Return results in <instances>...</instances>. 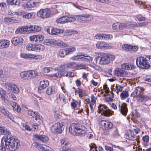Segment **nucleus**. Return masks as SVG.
Returning a JSON list of instances; mask_svg holds the SVG:
<instances>
[{"instance_id": "24", "label": "nucleus", "mask_w": 151, "mask_h": 151, "mask_svg": "<svg viewBox=\"0 0 151 151\" xmlns=\"http://www.w3.org/2000/svg\"><path fill=\"white\" fill-rule=\"evenodd\" d=\"M45 29L49 34L52 35H57L60 32V31L58 29L54 28H51L50 29L48 27L46 28Z\"/></svg>"}, {"instance_id": "7", "label": "nucleus", "mask_w": 151, "mask_h": 151, "mask_svg": "<svg viewBox=\"0 0 151 151\" xmlns=\"http://www.w3.org/2000/svg\"><path fill=\"white\" fill-rule=\"evenodd\" d=\"M64 128V126L59 122L55 123L51 127V131L54 134L61 133Z\"/></svg>"}, {"instance_id": "34", "label": "nucleus", "mask_w": 151, "mask_h": 151, "mask_svg": "<svg viewBox=\"0 0 151 151\" xmlns=\"http://www.w3.org/2000/svg\"><path fill=\"white\" fill-rule=\"evenodd\" d=\"M0 111L4 115L10 117V115L9 114V112L8 111L5 109L4 107L2 106H0Z\"/></svg>"}, {"instance_id": "27", "label": "nucleus", "mask_w": 151, "mask_h": 151, "mask_svg": "<svg viewBox=\"0 0 151 151\" xmlns=\"http://www.w3.org/2000/svg\"><path fill=\"white\" fill-rule=\"evenodd\" d=\"M9 104L11 106L14 110L16 111L17 112H19L21 110L20 106L16 102L11 101L10 102Z\"/></svg>"}, {"instance_id": "63", "label": "nucleus", "mask_w": 151, "mask_h": 151, "mask_svg": "<svg viewBox=\"0 0 151 151\" xmlns=\"http://www.w3.org/2000/svg\"><path fill=\"white\" fill-rule=\"evenodd\" d=\"M85 59L86 60V61H87L90 62L92 61L93 60V58L90 57V56H89L88 55L85 54Z\"/></svg>"}, {"instance_id": "60", "label": "nucleus", "mask_w": 151, "mask_h": 151, "mask_svg": "<svg viewBox=\"0 0 151 151\" xmlns=\"http://www.w3.org/2000/svg\"><path fill=\"white\" fill-rule=\"evenodd\" d=\"M4 20L5 22L8 23L14 22V19L12 17L10 18L9 17H6L4 18Z\"/></svg>"}, {"instance_id": "49", "label": "nucleus", "mask_w": 151, "mask_h": 151, "mask_svg": "<svg viewBox=\"0 0 151 151\" xmlns=\"http://www.w3.org/2000/svg\"><path fill=\"white\" fill-rule=\"evenodd\" d=\"M59 98L60 99L62 100L64 103H66L68 102L67 99H66L65 96L63 94H60L59 95Z\"/></svg>"}, {"instance_id": "4", "label": "nucleus", "mask_w": 151, "mask_h": 151, "mask_svg": "<svg viewBox=\"0 0 151 151\" xmlns=\"http://www.w3.org/2000/svg\"><path fill=\"white\" fill-rule=\"evenodd\" d=\"M115 58L114 56L109 54L101 53L100 56H98L96 58V62L99 61L101 65L107 64L111 61L113 60Z\"/></svg>"}, {"instance_id": "18", "label": "nucleus", "mask_w": 151, "mask_h": 151, "mask_svg": "<svg viewBox=\"0 0 151 151\" xmlns=\"http://www.w3.org/2000/svg\"><path fill=\"white\" fill-rule=\"evenodd\" d=\"M49 84V82L47 80L41 81L40 83V86L38 87V92H40L42 90L46 88Z\"/></svg>"}, {"instance_id": "23", "label": "nucleus", "mask_w": 151, "mask_h": 151, "mask_svg": "<svg viewBox=\"0 0 151 151\" xmlns=\"http://www.w3.org/2000/svg\"><path fill=\"white\" fill-rule=\"evenodd\" d=\"M27 73L28 79L34 78L38 75L37 72L34 70L28 71Z\"/></svg>"}, {"instance_id": "21", "label": "nucleus", "mask_w": 151, "mask_h": 151, "mask_svg": "<svg viewBox=\"0 0 151 151\" xmlns=\"http://www.w3.org/2000/svg\"><path fill=\"white\" fill-rule=\"evenodd\" d=\"M135 98H136L137 101L138 102H140L146 101L150 99L149 96L141 94L135 96Z\"/></svg>"}, {"instance_id": "6", "label": "nucleus", "mask_w": 151, "mask_h": 151, "mask_svg": "<svg viewBox=\"0 0 151 151\" xmlns=\"http://www.w3.org/2000/svg\"><path fill=\"white\" fill-rule=\"evenodd\" d=\"M98 111L99 113L104 116H109L113 115L114 112L109 109L106 106L104 105H99L98 107Z\"/></svg>"}, {"instance_id": "36", "label": "nucleus", "mask_w": 151, "mask_h": 151, "mask_svg": "<svg viewBox=\"0 0 151 151\" xmlns=\"http://www.w3.org/2000/svg\"><path fill=\"white\" fill-rule=\"evenodd\" d=\"M55 39H47L45 40L44 43L47 45H53Z\"/></svg>"}, {"instance_id": "14", "label": "nucleus", "mask_w": 151, "mask_h": 151, "mask_svg": "<svg viewBox=\"0 0 151 151\" xmlns=\"http://www.w3.org/2000/svg\"><path fill=\"white\" fill-rule=\"evenodd\" d=\"M50 13V11L48 9H41L38 12V14L41 18H45L48 17Z\"/></svg>"}, {"instance_id": "42", "label": "nucleus", "mask_w": 151, "mask_h": 151, "mask_svg": "<svg viewBox=\"0 0 151 151\" xmlns=\"http://www.w3.org/2000/svg\"><path fill=\"white\" fill-rule=\"evenodd\" d=\"M35 13H31L26 14L25 15L23 16V18L25 19H31L34 17Z\"/></svg>"}, {"instance_id": "56", "label": "nucleus", "mask_w": 151, "mask_h": 151, "mask_svg": "<svg viewBox=\"0 0 151 151\" xmlns=\"http://www.w3.org/2000/svg\"><path fill=\"white\" fill-rule=\"evenodd\" d=\"M86 66L81 64H76V69H81L85 68Z\"/></svg>"}, {"instance_id": "10", "label": "nucleus", "mask_w": 151, "mask_h": 151, "mask_svg": "<svg viewBox=\"0 0 151 151\" xmlns=\"http://www.w3.org/2000/svg\"><path fill=\"white\" fill-rule=\"evenodd\" d=\"M96 47L99 49H108L112 48L111 44L104 42H98L96 44Z\"/></svg>"}, {"instance_id": "52", "label": "nucleus", "mask_w": 151, "mask_h": 151, "mask_svg": "<svg viewBox=\"0 0 151 151\" xmlns=\"http://www.w3.org/2000/svg\"><path fill=\"white\" fill-rule=\"evenodd\" d=\"M66 49L67 53L68 55L71 53L72 52L75 51L76 49L74 47H69Z\"/></svg>"}, {"instance_id": "12", "label": "nucleus", "mask_w": 151, "mask_h": 151, "mask_svg": "<svg viewBox=\"0 0 151 151\" xmlns=\"http://www.w3.org/2000/svg\"><path fill=\"white\" fill-rule=\"evenodd\" d=\"M125 136L126 139L132 141L137 140L138 139V137L135 135L131 130H128L125 132Z\"/></svg>"}, {"instance_id": "32", "label": "nucleus", "mask_w": 151, "mask_h": 151, "mask_svg": "<svg viewBox=\"0 0 151 151\" xmlns=\"http://www.w3.org/2000/svg\"><path fill=\"white\" fill-rule=\"evenodd\" d=\"M24 29V26L20 27L15 30V33L17 34H22L26 32Z\"/></svg>"}, {"instance_id": "22", "label": "nucleus", "mask_w": 151, "mask_h": 151, "mask_svg": "<svg viewBox=\"0 0 151 151\" xmlns=\"http://www.w3.org/2000/svg\"><path fill=\"white\" fill-rule=\"evenodd\" d=\"M121 67L122 69L128 70H132L135 68L134 65L128 63H124L122 64Z\"/></svg>"}, {"instance_id": "5", "label": "nucleus", "mask_w": 151, "mask_h": 151, "mask_svg": "<svg viewBox=\"0 0 151 151\" xmlns=\"http://www.w3.org/2000/svg\"><path fill=\"white\" fill-rule=\"evenodd\" d=\"M149 56H147L145 58L139 57L136 60V63L139 68L143 69L148 68L150 67Z\"/></svg>"}, {"instance_id": "50", "label": "nucleus", "mask_w": 151, "mask_h": 151, "mask_svg": "<svg viewBox=\"0 0 151 151\" xmlns=\"http://www.w3.org/2000/svg\"><path fill=\"white\" fill-rule=\"evenodd\" d=\"M26 48L28 50H35L34 45L32 44H28L26 47Z\"/></svg>"}, {"instance_id": "26", "label": "nucleus", "mask_w": 151, "mask_h": 151, "mask_svg": "<svg viewBox=\"0 0 151 151\" xmlns=\"http://www.w3.org/2000/svg\"><path fill=\"white\" fill-rule=\"evenodd\" d=\"M56 22L57 23L65 24L68 23L67 15L60 17L56 20Z\"/></svg>"}, {"instance_id": "9", "label": "nucleus", "mask_w": 151, "mask_h": 151, "mask_svg": "<svg viewBox=\"0 0 151 151\" xmlns=\"http://www.w3.org/2000/svg\"><path fill=\"white\" fill-rule=\"evenodd\" d=\"M4 87L9 91H12L15 93H18L19 91L18 87L15 84L7 83H5Z\"/></svg>"}, {"instance_id": "17", "label": "nucleus", "mask_w": 151, "mask_h": 151, "mask_svg": "<svg viewBox=\"0 0 151 151\" xmlns=\"http://www.w3.org/2000/svg\"><path fill=\"white\" fill-rule=\"evenodd\" d=\"M113 73L115 76H124L125 75L124 70L120 68H115L113 71Z\"/></svg>"}, {"instance_id": "30", "label": "nucleus", "mask_w": 151, "mask_h": 151, "mask_svg": "<svg viewBox=\"0 0 151 151\" xmlns=\"http://www.w3.org/2000/svg\"><path fill=\"white\" fill-rule=\"evenodd\" d=\"M120 111L123 115H126L127 112V109L126 107V105L125 103L122 104L121 106Z\"/></svg>"}, {"instance_id": "64", "label": "nucleus", "mask_w": 151, "mask_h": 151, "mask_svg": "<svg viewBox=\"0 0 151 151\" xmlns=\"http://www.w3.org/2000/svg\"><path fill=\"white\" fill-rule=\"evenodd\" d=\"M90 151H97L96 149V145L95 144H93L91 146H90Z\"/></svg>"}, {"instance_id": "62", "label": "nucleus", "mask_w": 151, "mask_h": 151, "mask_svg": "<svg viewBox=\"0 0 151 151\" xmlns=\"http://www.w3.org/2000/svg\"><path fill=\"white\" fill-rule=\"evenodd\" d=\"M91 100L90 104H94L96 98L95 97L94 95L93 94H92L91 95Z\"/></svg>"}, {"instance_id": "1", "label": "nucleus", "mask_w": 151, "mask_h": 151, "mask_svg": "<svg viewBox=\"0 0 151 151\" xmlns=\"http://www.w3.org/2000/svg\"><path fill=\"white\" fill-rule=\"evenodd\" d=\"M2 147L1 149H6L10 151H14L18 147L19 140L11 135L3 137L1 140Z\"/></svg>"}, {"instance_id": "20", "label": "nucleus", "mask_w": 151, "mask_h": 151, "mask_svg": "<svg viewBox=\"0 0 151 151\" xmlns=\"http://www.w3.org/2000/svg\"><path fill=\"white\" fill-rule=\"evenodd\" d=\"M34 137L37 139L44 143H45L48 140V138L45 135L35 134L34 135Z\"/></svg>"}, {"instance_id": "57", "label": "nucleus", "mask_w": 151, "mask_h": 151, "mask_svg": "<svg viewBox=\"0 0 151 151\" xmlns=\"http://www.w3.org/2000/svg\"><path fill=\"white\" fill-rule=\"evenodd\" d=\"M33 32H39L41 30V27L38 25L34 26Z\"/></svg>"}, {"instance_id": "16", "label": "nucleus", "mask_w": 151, "mask_h": 151, "mask_svg": "<svg viewBox=\"0 0 151 151\" xmlns=\"http://www.w3.org/2000/svg\"><path fill=\"white\" fill-rule=\"evenodd\" d=\"M37 3L36 2L34 1L30 0L25 4L22 5V7L24 9L26 10H29L31 8L35 7L36 4Z\"/></svg>"}, {"instance_id": "38", "label": "nucleus", "mask_w": 151, "mask_h": 151, "mask_svg": "<svg viewBox=\"0 0 151 151\" xmlns=\"http://www.w3.org/2000/svg\"><path fill=\"white\" fill-rule=\"evenodd\" d=\"M34 26L32 25L24 26V29L26 32H33Z\"/></svg>"}, {"instance_id": "59", "label": "nucleus", "mask_w": 151, "mask_h": 151, "mask_svg": "<svg viewBox=\"0 0 151 151\" xmlns=\"http://www.w3.org/2000/svg\"><path fill=\"white\" fill-rule=\"evenodd\" d=\"M112 38V35L104 33V40H106L111 39Z\"/></svg>"}, {"instance_id": "37", "label": "nucleus", "mask_w": 151, "mask_h": 151, "mask_svg": "<svg viewBox=\"0 0 151 151\" xmlns=\"http://www.w3.org/2000/svg\"><path fill=\"white\" fill-rule=\"evenodd\" d=\"M66 49H62L60 50L58 52V55L61 58H64L66 55H68Z\"/></svg>"}, {"instance_id": "43", "label": "nucleus", "mask_w": 151, "mask_h": 151, "mask_svg": "<svg viewBox=\"0 0 151 151\" xmlns=\"http://www.w3.org/2000/svg\"><path fill=\"white\" fill-rule=\"evenodd\" d=\"M35 118V120H36V121H35V123H37L38 124L40 125L42 122V116H40L38 114L36 115Z\"/></svg>"}, {"instance_id": "15", "label": "nucleus", "mask_w": 151, "mask_h": 151, "mask_svg": "<svg viewBox=\"0 0 151 151\" xmlns=\"http://www.w3.org/2000/svg\"><path fill=\"white\" fill-rule=\"evenodd\" d=\"M44 38V36L42 35H33L29 37V39L31 41L36 42L42 41Z\"/></svg>"}, {"instance_id": "48", "label": "nucleus", "mask_w": 151, "mask_h": 151, "mask_svg": "<svg viewBox=\"0 0 151 151\" xmlns=\"http://www.w3.org/2000/svg\"><path fill=\"white\" fill-rule=\"evenodd\" d=\"M75 92L78 93L79 97H81L84 95V93L82 90L78 88L75 90Z\"/></svg>"}, {"instance_id": "51", "label": "nucleus", "mask_w": 151, "mask_h": 151, "mask_svg": "<svg viewBox=\"0 0 151 151\" xmlns=\"http://www.w3.org/2000/svg\"><path fill=\"white\" fill-rule=\"evenodd\" d=\"M95 37L98 40H104V33H99L95 35Z\"/></svg>"}, {"instance_id": "61", "label": "nucleus", "mask_w": 151, "mask_h": 151, "mask_svg": "<svg viewBox=\"0 0 151 151\" xmlns=\"http://www.w3.org/2000/svg\"><path fill=\"white\" fill-rule=\"evenodd\" d=\"M63 74H62L61 73H60V72L58 71L56 73L53 74L52 76L56 78L59 77L60 76L63 75Z\"/></svg>"}, {"instance_id": "13", "label": "nucleus", "mask_w": 151, "mask_h": 151, "mask_svg": "<svg viewBox=\"0 0 151 151\" xmlns=\"http://www.w3.org/2000/svg\"><path fill=\"white\" fill-rule=\"evenodd\" d=\"M100 124L102 128L104 130H107L111 129L113 124L111 122H109L103 120L100 122Z\"/></svg>"}, {"instance_id": "25", "label": "nucleus", "mask_w": 151, "mask_h": 151, "mask_svg": "<svg viewBox=\"0 0 151 151\" xmlns=\"http://www.w3.org/2000/svg\"><path fill=\"white\" fill-rule=\"evenodd\" d=\"M142 90V88L141 87H137L135 90L131 94V96L133 97V98L134 99L135 96L140 95L141 92Z\"/></svg>"}, {"instance_id": "53", "label": "nucleus", "mask_w": 151, "mask_h": 151, "mask_svg": "<svg viewBox=\"0 0 151 151\" xmlns=\"http://www.w3.org/2000/svg\"><path fill=\"white\" fill-rule=\"evenodd\" d=\"M130 24V26L129 27V28H133L134 27H139V23H137L135 22H128Z\"/></svg>"}, {"instance_id": "29", "label": "nucleus", "mask_w": 151, "mask_h": 151, "mask_svg": "<svg viewBox=\"0 0 151 151\" xmlns=\"http://www.w3.org/2000/svg\"><path fill=\"white\" fill-rule=\"evenodd\" d=\"M11 133L5 127L0 125V134L9 135Z\"/></svg>"}, {"instance_id": "39", "label": "nucleus", "mask_w": 151, "mask_h": 151, "mask_svg": "<svg viewBox=\"0 0 151 151\" xmlns=\"http://www.w3.org/2000/svg\"><path fill=\"white\" fill-rule=\"evenodd\" d=\"M55 41L53 44V45H54L55 46L62 47H65L66 46V44L63 42L58 41L55 40Z\"/></svg>"}, {"instance_id": "55", "label": "nucleus", "mask_w": 151, "mask_h": 151, "mask_svg": "<svg viewBox=\"0 0 151 151\" xmlns=\"http://www.w3.org/2000/svg\"><path fill=\"white\" fill-rule=\"evenodd\" d=\"M38 114L37 113H35L30 110H29L28 112V114L33 117H35Z\"/></svg>"}, {"instance_id": "11", "label": "nucleus", "mask_w": 151, "mask_h": 151, "mask_svg": "<svg viewBox=\"0 0 151 151\" xmlns=\"http://www.w3.org/2000/svg\"><path fill=\"white\" fill-rule=\"evenodd\" d=\"M20 57L23 58L27 59L29 58L35 59H41L42 58L41 56L39 55H36L29 53H22L20 54Z\"/></svg>"}, {"instance_id": "19", "label": "nucleus", "mask_w": 151, "mask_h": 151, "mask_svg": "<svg viewBox=\"0 0 151 151\" xmlns=\"http://www.w3.org/2000/svg\"><path fill=\"white\" fill-rule=\"evenodd\" d=\"M24 40L23 38L21 37H17L13 38L11 40L12 43L17 45L18 44H21L24 42Z\"/></svg>"}, {"instance_id": "46", "label": "nucleus", "mask_w": 151, "mask_h": 151, "mask_svg": "<svg viewBox=\"0 0 151 151\" xmlns=\"http://www.w3.org/2000/svg\"><path fill=\"white\" fill-rule=\"evenodd\" d=\"M131 48H132V46L127 44H124L122 46V49L124 50L131 51Z\"/></svg>"}, {"instance_id": "8", "label": "nucleus", "mask_w": 151, "mask_h": 151, "mask_svg": "<svg viewBox=\"0 0 151 151\" xmlns=\"http://www.w3.org/2000/svg\"><path fill=\"white\" fill-rule=\"evenodd\" d=\"M33 145L40 151H53L50 147L45 145H42L37 142H34Z\"/></svg>"}, {"instance_id": "40", "label": "nucleus", "mask_w": 151, "mask_h": 151, "mask_svg": "<svg viewBox=\"0 0 151 151\" xmlns=\"http://www.w3.org/2000/svg\"><path fill=\"white\" fill-rule=\"evenodd\" d=\"M65 66L67 68L76 69V64L74 62L66 64Z\"/></svg>"}, {"instance_id": "54", "label": "nucleus", "mask_w": 151, "mask_h": 151, "mask_svg": "<svg viewBox=\"0 0 151 151\" xmlns=\"http://www.w3.org/2000/svg\"><path fill=\"white\" fill-rule=\"evenodd\" d=\"M60 143L62 145H63V147H65L64 146L68 145V142L67 139L66 138H64L60 140Z\"/></svg>"}, {"instance_id": "2", "label": "nucleus", "mask_w": 151, "mask_h": 151, "mask_svg": "<svg viewBox=\"0 0 151 151\" xmlns=\"http://www.w3.org/2000/svg\"><path fill=\"white\" fill-rule=\"evenodd\" d=\"M67 18L68 22H75L76 20V18L78 22L81 23L88 22L93 19V16L88 14L76 16L67 15Z\"/></svg>"}, {"instance_id": "41", "label": "nucleus", "mask_w": 151, "mask_h": 151, "mask_svg": "<svg viewBox=\"0 0 151 151\" xmlns=\"http://www.w3.org/2000/svg\"><path fill=\"white\" fill-rule=\"evenodd\" d=\"M3 48L9 47L10 45V41L6 40H2Z\"/></svg>"}, {"instance_id": "31", "label": "nucleus", "mask_w": 151, "mask_h": 151, "mask_svg": "<svg viewBox=\"0 0 151 151\" xmlns=\"http://www.w3.org/2000/svg\"><path fill=\"white\" fill-rule=\"evenodd\" d=\"M130 23L128 22L123 23H119V30H123L124 29H127L129 28V27L130 26Z\"/></svg>"}, {"instance_id": "28", "label": "nucleus", "mask_w": 151, "mask_h": 151, "mask_svg": "<svg viewBox=\"0 0 151 151\" xmlns=\"http://www.w3.org/2000/svg\"><path fill=\"white\" fill-rule=\"evenodd\" d=\"M5 93V92H4L3 89H1L0 90V94L1 95V99L7 105H9L10 102L7 99L5 98L4 96Z\"/></svg>"}, {"instance_id": "45", "label": "nucleus", "mask_w": 151, "mask_h": 151, "mask_svg": "<svg viewBox=\"0 0 151 151\" xmlns=\"http://www.w3.org/2000/svg\"><path fill=\"white\" fill-rule=\"evenodd\" d=\"M27 73V71L22 72L20 74V77L22 79H28Z\"/></svg>"}, {"instance_id": "58", "label": "nucleus", "mask_w": 151, "mask_h": 151, "mask_svg": "<svg viewBox=\"0 0 151 151\" xmlns=\"http://www.w3.org/2000/svg\"><path fill=\"white\" fill-rule=\"evenodd\" d=\"M112 28L114 30H119V23H114L112 26Z\"/></svg>"}, {"instance_id": "47", "label": "nucleus", "mask_w": 151, "mask_h": 151, "mask_svg": "<svg viewBox=\"0 0 151 151\" xmlns=\"http://www.w3.org/2000/svg\"><path fill=\"white\" fill-rule=\"evenodd\" d=\"M121 98L124 99L127 97L129 96L128 92L127 91H123L120 94Z\"/></svg>"}, {"instance_id": "35", "label": "nucleus", "mask_w": 151, "mask_h": 151, "mask_svg": "<svg viewBox=\"0 0 151 151\" xmlns=\"http://www.w3.org/2000/svg\"><path fill=\"white\" fill-rule=\"evenodd\" d=\"M35 50L37 51H43L45 48L44 45L40 44H35L34 45Z\"/></svg>"}, {"instance_id": "44", "label": "nucleus", "mask_w": 151, "mask_h": 151, "mask_svg": "<svg viewBox=\"0 0 151 151\" xmlns=\"http://www.w3.org/2000/svg\"><path fill=\"white\" fill-rule=\"evenodd\" d=\"M7 1L11 5H19L20 3V0H7Z\"/></svg>"}, {"instance_id": "3", "label": "nucleus", "mask_w": 151, "mask_h": 151, "mask_svg": "<svg viewBox=\"0 0 151 151\" xmlns=\"http://www.w3.org/2000/svg\"><path fill=\"white\" fill-rule=\"evenodd\" d=\"M86 128L76 123L72 124L69 128V132L72 135L82 136L86 133Z\"/></svg>"}, {"instance_id": "33", "label": "nucleus", "mask_w": 151, "mask_h": 151, "mask_svg": "<svg viewBox=\"0 0 151 151\" xmlns=\"http://www.w3.org/2000/svg\"><path fill=\"white\" fill-rule=\"evenodd\" d=\"M111 136L114 138H117L119 136L118 129L116 128H113L112 130Z\"/></svg>"}]
</instances>
